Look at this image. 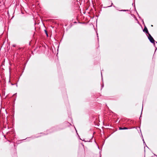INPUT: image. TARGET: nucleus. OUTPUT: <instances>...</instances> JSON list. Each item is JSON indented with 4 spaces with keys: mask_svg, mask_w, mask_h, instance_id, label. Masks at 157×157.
<instances>
[{
    "mask_svg": "<svg viewBox=\"0 0 157 157\" xmlns=\"http://www.w3.org/2000/svg\"><path fill=\"white\" fill-rule=\"evenodd\" d=\"M120 130H124V129H128V128L127 127H124V128H121L120 127L119 128Z\"/></svg>",
    "mask_w": 157,
    "mask_h": 157,
    "instance_id": "3",
    "label": "nucleus"
},
{
    "mask_svg": "<svg viewBox=\"0 0 157 157\" xmlns=\"http://www.w3.org/2000/svg\"><path fill=\"white\" fill-rule=\"evenodd\" d=\"M13 47H15V45H13Z\"/></svg>",
    "mask_w": 157,
    "mask_h": 157,
    "instance_id": "7",
    "label": "nucleus"
},
{
    "mask_svg": "<svg viewBox=\"0 0 157 157\" xmlns=\"http://www.w3.org/2000/svg\"><path fill=\"white\" fill-rule=\"evenodd\" d=\"M101 77H102V79H103V78H102V76L101 72Z\"/></svg>",
    "mask_w": 157,
    "mask_h": 157,
    "instance_id": "6",
    "label": "nucleus"
},
{
    "mask_svg": "<svg viewBox=\"0 0 157 157\" xmlns=\"http://www.w3.org/2000/svg\"><path fill=\"white\" fill-rule=\"evenodd\" d=\"M111 6H108V7H111Z\"/></svg>",
    "mask_w": 157,
    "mask_h": 157,
    "instance_id": "9",
    "label": "nucleus"
},
{
    "mask_svg": "<svg viewBox=\"0 0 157 157\" xmlns=\"http://www.w3.org/2000/svg\"><path fill=\"white\" fill-rule=\"evenodd\" d=\"M156 42V43H157V42Z\"/></svg>",
    "mask_w": 157,
    "mask_h": 157,
    "instance_id": "10",
    "label": "nucleus"
},
{
    "mask_svg": "<svg viewBox=\"0 0 157 157\" xmlns=\"http://www.w3.org/2000/svg\"><path fill=\"white\" fill-rule=\"evenodd\" d=\"M126 11V10H120L121 11Z\"/></svg>",
    "mask_w": 157,
    "mask_h": 157,
    "instance_id": "5",
    "label": "nucleus"
},
{
    "mask_svg": "<svg viewBox=\"0 0 157 157\" xmlns=\"http://www.w3.org/2000/svg\"><path fill=\"white\" fill-rule=\"evenodd\" d=\"M143 141H144V143H145V142H144V139H143Z\"/></svg>",
    "mask_w": 157,
    "mask_h": 157,
    "instance_id": "8",
    "label": "nucleus"
},
{
    "mask_svg": "<svg viewBox=\"0 0 157 157\" xmlns=\"http://www.w3.org/2000/svg\"><path fill=\"white\" fill-rule=\"evenodd\" d=\"M148 38L151 43L155 44V41L153 38L150 34H148Z\"/></svg>",
    "mask_w": 157,
    "mask_h": 157,
    "instance_id": "1",
    "label": "nucleus"
},
{
    "mask_svg": "<svg viewBox=\"0 0 157 157\" xmlns=\"http://www.w3.org/2000/svg\"><path fill=\"white\" fill-rule=\"evenodd\" d=\"M143 31L144 32H145L146 33H148V34H149L148 33V30H147V29L146 27H145L144 28V29L143 30Z\"/></svg>",
    "mask_w": 157,
    "mask_h": 157,
    "instance_id": "2",
    "label": "nucleus"
},
{
    "mask_svg": "<svg viewBox=\"0 0 157 157\" xmlns=\"http://www.w3.org/2000/svg\"><path fill=\"white\" fill-rule=\"evenodd\" d=\"M44 31H45V32L46 33V36H48V33L47 32V31L46 30H44Z\"/></svg>",
    "mask_w": 157,
    "mask_h": 157,
    "instance_id": "4",
    "label": "nucleus"
}]
</instances>
